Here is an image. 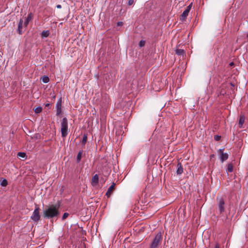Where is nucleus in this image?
Returning a JSON list of instances; mask_svg holds the SVG:
<instances>
[{"instance_id":"f257e3e1","label":"nucleus","mask_w":248,"mask_h":248,"mask_svg":"<svg viewBox=\"0 0 248 248\" xmlns=\"http://www.w3.org/2000/svg\"><path fill=\"white\" fill-rule=\"evenodd\" d=\"M59 205H51L44 211V218H52L57 217L59 215Z\"/></svg>"},{"instance_id":"f03ea898","label":"nucleus","mask_w":248,"mask_h":248,"mask_svg":"<svg viewBox=\"0 0 248 248\" xmlns=\"http://www.w3.org/2000/svg\"><path fill=\"white\" fill-rule=\"evenodd\" d=\"M162 241V233L159 232L156 233L153 238L150 245V248H158Z\"/></svg>"},{"instance_id":"7ed1b4c3","label":"nucleus","mask_w":248,"mask_h":248,"mask_svg":"<svg viewBox=\"0 0 248 248\" xmlns=\"http://www.w3.org/2000/svg\"><path fill=\"white\" fill-rule=\"evenodd\" d=\"M61 125L62 136L63 138L65 137L68 134V123L66 118L64 117L62 119Z\"/></svg>"},{"instance_id":"20e7f679","label":"nucleus","mask_w":248,"mask_h":248,"mask_svg":"<svg viewBox=\"0 0 248 248\" xmlns=\"http://www.w3.org/2000/svg\"><path fill=\"white\" fill-rule=\"evenodd\" d=\"M39 210L40 208L37 205H35L34 210L31 216V218L34 221H38L40 220Z\"/></svg>"},{"instance_id":"39448f33","label":"nucleus","mask_w":248,"mask_h":248,"mask_svg":"<svg viewBox=\"0 0 248 248\" xmlns=\"http://www.w3.org/2000/svg\"><path fill=\"white\" fill-rule=\"evenodd\" d=\"M217 200L218 201V209L220 214L224 212V204L225 202L224 200L222 198H217Z\"/></svg>"},{"instance_id":"423d86ee","label":"nucleus","mask_w":248,"mask_h":248,"mask_svg":"<svg viewBox=\"0 0 248 248\" xmlns=\"http://www.w3.org/2000/svg\"><path fill=\"white\" fill-rule=\"evenodd\" d=\"M218 152L220 154V159L222 162L228 159V155L227 153H223V149H219Z\"/></svg>"},{"instance_id":"0eeeda50","label":"nucleus","mask_w":248,"mask_h":248,"mask_svg":"<svg viewBox=\"0 0 248 248\" xmlns=\"http://www.w3.org/2000/svg\"><path fill=\"white\" fill-rule=\"evenodd\" d=\"M98 181H99V177H98V175L97 174L94 175L92 179V182H91L92 185L93 186H96L98 183Z\"/></svg>"},{"instance_id":"6e6552de","label":"nucleus","mask_w":248,"mask_h":248,"mask_svg":"<svg viewBox=\"0 0 248 248\" xmlns=\"http://www.w3.org/2000/svg\"><path fill=\"white\" fill-rule=\"evenodd\" d=\"M115 185V184L113 183L108 188V189L106 193V195L108 197H109V196L111 195L112 192H113V191L114 189Z\"/></svg>"},{"instance_id":"1a4fd4ad","label":"nucleus","mask_w":248,"mask_h":248,"mask_svg":"<svg viewBox=\"0 0 248 248\" xmlns=\"http://www.w3.org/2000/svg\"><path fill=\"white\" fill-rule=\"evenodd\" d=\"M245 122V117L244 115H241L239 120V127L240 128H243V124Z\"/></svg>"},{"instance_id":"9d476101","label":"nucleus","mask_w":248,"mask_h":248,"mask_svg":"<svg viewBox=\"0 0 248 248\" xmlns=\"http://www.w3.org/2000/svg\"><path fill=\"white\" fill-rule=\"evenodd\" d=\"M57 115H59L61 112V100L58 101L56 104Z\"/></svg>"},{"instance_id":"9b49d317","label":"nucleus","mask_w":248,"mask_h":248,"mask_svg":"<svg viewBox=\"0 0 248 248\" xmlns=\"http://www.w3.org/2000/svg\"><path fill=\"white\" fill-rule=\"evenodd\" d=\"M22 26H23V20L20 19L18 25L17 31L19 34H21L22 33Z\"/></svg>"},{"instance_id":"f8f14e48","label":"nucleus","mask_w":248,"mask_h":248,"mask_svg":"<svg viewBox=\"0 0 248 248\" xmlns=\"http://www.w3.org/2000/svg\"><path fill=\"white\" fill-rule=\"evenodd\" d=\"M189 12L188 11V10H186L183 12L180 16V19L182 20H184L186 16H187Z\"/></svg>"},{"instance_id":"ddd939ff","label":"nucleus","mask_w":248,"mask_h":248,"mask_svg":"<svg viewBox=\"0 0 248 248\" xmlns=\"http://www.w3.org/2000/svg\"><path fill=\"white\" fill-rule=\"evenodd\" d=\"M32 16L31 13H30L28 15L26 21L24 22V24L26 26L28 25L29 21L32 19Z\"/></svg>"},{"instance_id":"4468645a","label":"nucleus","mask_w":248,"mask_h":248,"mask_svg":"<svg viewBox=\"0 0 248 248\" xmlns=\"http://www.w3.org/2000/svg\"><path fill=\"white\" fill-rule=\"evenodd\" d=\"M8 184L7 181L2 178L0 179V185L2 186H6Z\"/></svg>"},{"instance_id":"2eb2a0df","label":"nucleus","mask_w":248,"mask_h":248,"mask_svg":"<svg viewBox=\"0 0 248 248\" xmlns=\"http://www.w3.org/2000/svg\"><path fill=\"white\" fill-rule=\"evenodd\" d=\"M17 157L22 159H26V155L25 153L19 152L17 154Z\"/></svg>"},{"instance_id":"dca6fc26","label":"nucleus","mask_w":248,"mask_h":248,"mask_svg":"<svg viewBox=\"0 0 248 248\" xmlns=\"http://www.w3.org/2000/svg\"><path fill=\"white\" fill-rule=\"evenodd\" d=\"M49 32L47 31H44L41 33V36L42 38H45L49 35Z\"/></svg>"},{"instance_id":"f3484780","label":"nucleus","mask_w":248,"mask_h":248,"mask_svg":"<svg viewBox=\"0 0 248 248\" xmlns=\"http://www.w3.org/2000/svg\"><path fill=\"white\" fill-rule=\"evenodd\" d=\"M175 52L178 55H183L185 53L184 50L181 49H176Z\"/></svg>"},{"instance_id":"a211bd4d","label":"nucleus","mask_w":248,"mask_h":248,"mask_svg":"<svg viewBox=\"0 0 248 248\" xmlns=\"http://www.w3.org/2000/svg\"><path fill=\"white\" fill-rule=\"evenodd\" d=\"M42 81L45 83H48L49 81V78L47 76H44L42 78Z\"/></svg>"},{"instance_id":"6ab92c4d","label":"nucleus","mask_w":248,"mask_h":248,"mask_svg":"<svg viewBox=\"0 0 248 248\" xmlns=\"http://www.w3.org/2000/svg\"><path fill=\"white\" fill-rule=\"evenodd\" d=\"M82 154V151L79 152L78 153V155H77V162H80V161L81 160V158Z\"/></svg>"},{"instance_id":"aec40b11","label":"nucleus","mask_w":248,"mask_h":248,"mask_svg":"<svg viewBox=\"0 0 248 248\" xmlns=\"http://www.w3.org/2000/svg\"><path fill=\"white\" fill-rule=\"evenodd\" d=\"M42 109L41 107H38L34 109V111L36 113H39L41 112Z\"/></svg>"},{"instance_id":"412c9836","label":"nucleus","mask_w":248,"mask_h":248,"mask_svg":"<svg viewBox=\"0 0 248 248\" xmlns=\"http://www.w3.org/2000/svg\"><path fill=\"white\" fill-rule=\"evenodd\" d=\"M87 136L84 135L83 139H82V143L83 145H84L86 143V142L87 141Z\"/></svg>"},{"instance_id":"4be33fe9","label":"nucleus","mask_w":248,"mask_h":248,"mask_svg":"<svg viewBox=\"0 0 248 248\" xmlns=\"http://www.w3.org/2000/svg\"><path fill=\"white\" fill-rule=\"evenodd\" d=\"M233 166L232 164H228L227 165V170H232Z\"/></svg>"},{"instance_id":"5701e85b","label":"nucleus","mask_w":248,"mask_h":248,"mask_svg":"<svg viewBox=\"0 0 248 248\" xmlns=\"http://www.w3.org/2000/svg\"><path fill=\"white\" fill-rule=\"evenodd\" d=\"M69 216V214L67 213H64L63 215H62V220H64L65 219H66Z\"/></svg>"},{"instance_id":"b1692460","label":"nucleus","mask_w":248,"mask_h":248,"mask_svg":"<svg viewBox=\"0 0 248 248\" xmlns=\"http://www.w3.org/2000/svg\"><path fill=\"white\" fill-rule=\"evenodd\" d=\"M177 170H183V168H182L181 164L178 163L177 165Z\"/></svg>"},{"instance_id":"393cba45","label":"nucleus","mask_w":248,"mask_h":248,"mask_svg":"<svg viewBox=\"0 0 248 248\" xmlns=\"http://www.w3.org/2000/svg\"><path fill=\"white\" fill-rule=\"evenodd\" d=\"M144 45H145V41H144L141 40V41H140V42L139 45H140V47L143 46H144Z\"/></svg>"},{"instance_id":"a878e982","label":"nucleus","mask_w":248,"mask_h":248,"mask_svg":"<svg viewBox=\"0 0 248 248\" xmlns=\"http://www.w3.org/2000/svg\"><path fill=\"white\" fill-rule=\"evenodd\" d=\"M214 138L217 141L220 140V139L221 138V137L219 136H218V135H216L215 136Z\"/></svg>"},{"instance_id":"bb28decb","label":"nucleus","mask_w":248,"mask_h":248,"mask_svg":"<svg viewBox=\"0 0 248 248\" xmlns=\"http://www.w3.org/2000/svg\"><path fill=\"white\" fill-rule=\"evenodd\" d=\"M134 3V0H129L128 1V4L129 5H132Z\"/></svg>"},{"instance_id":"cd10ccee","label":"nucleus","mask_w":248,"mask_h":248,"mask_svg":"<svg viewBox=\"0 0 248 248\" xmlns=\"http://www.w3.org/2000/svg\"><path fill=\"white\" fill-rule=\"evenodd\" d=\"M191 5H192V3H191L189 5H188L186 8V10H188V11L189 12L191 8Z\"/></svg>"},{"instance_id":"c85d7f7f","label":"nucleus","mask_w":248,"mask_h":248,"mask_svg":"<svg viewBox=\"0 0 248 248\" xmlns=\"http://www.w3.org/2000/svg\"><path fill=\"white\" fill-rule=\"evenodd\" d=\"M123 25V23L121 21H119L117 23L118 26H122Z\"/></svg>"},{"instance_id":"c756f323","label":"nucleus","mask_w":248,"mask_h":248,"mask_svg":"<svg viewBox=\"0 0 248 248\" xmlns=\"http://www.w3.org/2000/svg\"><path fill=\"white\" fill-rule=\"evenodd\" d=\"M214 248H220L219 245L218 244H216Z\"/></svg>"},{"instance_id":"7c9ffc66","label":"nucleus","mask_w":248,"mask_h":248,"mask_svg":"<svg viewBox=\"0 0 248 248\" xmlns=\"http://www.w3.org/2000/svg\"><path fill=\"white\" fill-rule=\"evenodd\" d=\"M57 8H58V9H60L62 8V6L60 5V4H58L57 6H56Z\"/></svg>"},{"instance_id":"2f4dec72","label":"nucleus","mask_w":248,"mask_h":248,"mask_svg":"<svg viewBox=\"0 0 248 248\" xmlns=\"http://www.w3.org/2000/svg\"><path fill=\"white\" fill-rule=\"evenodd\" d=\"M176 172H177V175H180V174H181L182 173V172L183 171H176Z\"/></svg>"},{"instance_id":"473e14b6","label":"nucleus","mask_w":248,"mask_h":248,"mask_svg":"<svg viewBox=\"0 0 248 248\" xmlns=\"http://www.w3.org/2000/svg\"><path fill=\"white\" fill-rule=\"evenodd\" d=\"M49 106V103H47L46 104V107H48Z\"/></svg>"},{"instance_id":"72a5a7b5","label":"nucleus","mask_w":248,"mask_h":248,"mask_svg":"<svg viewBox=\"0 0 248 248\" xmlns=\"http://www.w3.org/2000/svg\"><path fill=\"white\" fill-rule=\"evenodd\" d=\"M233 65V63L232 62L231 63H230V65Z\"/></svg>"},{"instance_id":"f704fd0d","label":"nucleus","mask_w":248,"mask_h":248,"mask_svg":"<svg viewBox=\"0 0 248 248\" xmlns=\"http://www.w3.org/2000/svg\"><path fill=\"white\" fill-rule=\"evenodd\" d=\"M152 86H153V89H154L155 90V91H157V90L156 89H155V88H154L153 87V84L152 85Z\"/></svg>"},{"instance_id":"c9c22d12","label":"nucleus","mask_w":248,"mask_h":248,"mask_svg":"<svg viewBox=\"0 0 248 248\" xmlns=\"http://www.w3.org/2000/svg\"><path fill=\"white\" fill-rule=\"evenodd\" d=\"M214 155H211V157H214Z\"/></svg>"},{"instance_id":"e433bc0d","label":"nucleus","mask_w":248,"mask_h":248,"mask_svg":"<svg viewBox=\"0 0 248 248\" xmlns=\"http://www.w3.org/2000/svg\"><path fill=\"white\" fill-rule=\"evenodd\" d=\"M247 37L248 38V34H247Z\"/></svg>"}]
</instances>
